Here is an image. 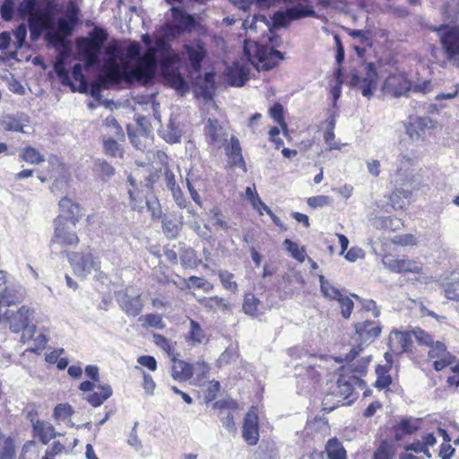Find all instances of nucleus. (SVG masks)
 Segmentation results:
<instances>
[{"mask_svg": "<svg viewBox=\"0 0 459 459\" xmlns=\"http://www.w3.org/2000/svg\"><path fill=\"white\" fill-rule=\"evenodd\" d=\"M141 50L142 47L137 41H130L126 48L125 57L134 60L133 66L124 63L121 68L114 58L107 59L99 76L100 84L108 88L125 82L145 86L155 78L158 64L162 72L166 73L175 65L181 63L180 54L173 49L171 42L163 35L157 37L154 46L147 48L142 56Z\"/></svg>", "mask_w": 459, "mask_h": 459, "instance_id": "obj_1", "label": "nucleus"}, {"mask_svg": "<svg viewBox=\"0 0 459 459\" xmlns=\"http://www.w3.org/2000/svg\"><path fill=\"white\" fill-rule=\"evenodd\" d=\"M363 350V345L359 343L356 346H353L343 359L341 357H336L334 359L337 362L345 361L349 372L353 374V376L351 377L352 382L347 381L343 375H342L337 380L339 392L345 399L350 398L352 395L354 391L353 384H358L359 387L366 386L365 381L360 379V377L367 373L371 358L370 356H366L359 359Z\"/></svg>", "mask_w": 459, "mask_h": 459, "instance_id": "obj_2", "label": "nucleus"}, {"mask_svg": "<svg viewBox=\"0 0 459 459\" xmlns=\"http://www.w3.org/2000/svg\"><path fill=\"white\" fill-rule=\"evenodd\" d=\"M243 53L248 62L258 71H270L282 60L283 54L271 44L245 39Z\"/></svg>", "mask_w": 459, "mask_h": 459, "instance_id": "obj_3", "label": "nucleus"}, {"mask_svg": "<svg viewBox=\"0 0 459 459\" xmlns=\"http://www.w3.org/2000/svg\"><path fill=\"white\" fill-rule=\"evenodd\" d=\"M382 262L390 272L403 275L411 274L414 276V281L420 284H429L433 281V277L426 272L424 264L420 259L387 254L383 255Z\"/></svg>", "mask_w": 459, "mask_h": 459, "instance_id": "obj_4", "label": "nucleus"}, {"mask_svg": "<svg viewBox=\"0 0 459 459\" xmlns=\"http://www.w3.org/2000/svg\"><path fill=\"white\" fill-rule=\"evenodd\" d=\"M411 335L414 336L419 345L430 348L428 357L433 362V368L436 371H441L454 363L455 358L447 351L446 345L441 342H434V338L429 333L416 327L411 331Z\"/></svg>", "mask_w": 459, "mask_h": 459, "instance_id": "obj_5", "label": "nucleus"}, {"mask_svg": "<svg viewBox=\"0 0 459 459\" xmlns=\"http://www.w3.org/2000/svg\"><path fill=\"white\" fill-rule=\"evenodd\" d=\"M171 20L161 27V32L170 42L178 39L186 32L193 31L198 25L195 16L187 13L180 7L170 8Z\"/></svg>", "mask_w": 459, "mask_h": 459, "instance_id": "obj_6", "label": "nucleus"}, {"mask_svg": "<svg viewBox=\"0 0 459 459\" xmlns=\"http://www.w3.org/2000/svg\"><path fill=\"white\" fill-rule=\"evenodd\" d=\"M79 8L75 3L70 2L64 17L57 20L56 30H48L46 38L54 46H62L70 36L79 22Z\"/></svg>", "mask_w": 459, "mask_h": 459, "instance_id": "obj_7", "label": "nucleus"}, {"mask_svg": "<svg viewBox=\"0 0 459 459\" xmlns=\"http://www.w3.org/2000/svg\"><path fill=\"white\" fill-rule=\"evenodd\" d=\"M108 36L104 29L95 27L88 37L77 39L78 49L83 55L87 65L91 66L98 63L100 50Z\"/></svg>", "mask_w": 459, "mask_h": 459, "instance_id": "obj_8", "label": "nucleus"}, {"mask_svg": "<svg viewBox=\"0 0 459 459\" xmlns=\"http://www.w3.org/2000/svg\"><path fill=\"white\" fill-rule=\"evenodd\" d=\"M439 37V42L447 61L459 65V24H442L435 29Z\"/></svg>", "mask_w": 459, "mask_h": 459, "instance_id": "obj_9", "label": "nucleus"}, {"mask_svg": "<svg viewBox=\"0 0 459 459\" xmlns=\"http://www.w3.org/2000/svg\"><path fill=\"white\" fill-rule=\"evenodd\" d=\"M59 213L54 220L55 230H70L82 220V206L67 196L58 202Z\"/></svg>", "mask_w": 459, "mask_h": 459, "instance_id": "obj_10", "label": "nucleus"}, {"mask_svg": "<svg viewBox=\"0 0 459 459\" xmlns=\"http://www.w3.org/2000/svg\"><path fill=\"white\" fill-rule=\"evenodd\" d=\"M285 4L291 6L285 11H277L273 14L272 20L276 27H287L293 21L316 16L314 5L306 4L302 6L299 3Z\"/></svg>", "mask_w": 459, "mask_h": 459, "instance_id": "obj_11", "label": "nucleus"}, {"mask_svg": "<svg viewBox=\"0 0 459 459\" xmlns=\"http://www.w3.org/2000/svg\"><path fill=\"white\" fill-rule=\"evenodd\" d=\"M106 125L112 126L115 130L114 137L103 138V150L106 155L112 158H123L124 150L119 143L125 141V133L122 126L117 123L114 117H109L106 119Z\"/></svg>", "mask_w": 459, "mask_h": 459, "instance_id": "obj_12", "label": "nucleus"}, {"mask_svg": "<svg viewBox=\"0 0 459 459\" xmlns=\"http://www.w3.org/2000/svg\"><path fill=\"white\" fill-rule=\"evenodd\" d=\"M33 316V308L22 306L16 311L7 309L3 315V320L8 324L13 333H18L29 326Z\"/></svg>", "mask_w": 459, "mask_h": 459, "instance_id": "obj_13", "label": "nucleus"}, {"mask_svg": "<svg viewBox=\"0 0 459 459\" xmlns=\"http://www.w3.org/2000/svg\"><path fill=\"white\" fill-rule=\"evenodd\" d=\"M412 88L404 73L390 74L384 81L381 91L384 95L398 98Z\"/></svg>", "mask_w": 459, "mask_h": 459, "instance_id": "obj_14", "label": "nucleus"}, {"mask_svg": "<svg viewBox=\"0 0 459 459\" xmlns=\"http://www.w3.org/2000/svg\"><path fill=\"white\" fill-rule=\"evenodd\" d=\"M375 446L372 459H394L400 448V444L383 429H379Z\"/></svg>", "mask_w": 459, "mask_h": 459, "instance_id": "obj_15", "label": "nucleus"}, {"mask_svg": "<svg viewBox=\"0 0 459 459\" xmlns=\"http://www.w3.org/2000/svg\"><path fill=\"white\" fill-rule=\"evenodd\" d=\"M67 256L73 271L76 275H85L90 273L92 270L100 269V262L97 261L91 252H74L67 254Z\"/></svg>", "mask_w": 459, "mask_h": 459, "instance_id": "obj_16", "label": "nucleus"}, {"mask_svg": "<svg viewBox=\"0 0 459 459\" xmlns=\"http://www.w3.org/2000/svg\"><path fill=\"white\" fill-rule=\"evenodd\" d=\"M242 437L248 446H255L259 441V416L256 406H251L244 417Z\"/></svg>", "mask_w": 459, "mask_h": 459, "instance_id": "obj_17", "label": "nucleus"}, {"mask_svg": "<svg viewBox=\"0 0 459 459\" xmlns=\"http://www.w3.org/2000/svg\"><path fill=\"white\" fill-rule=\"evenodd\" d=\"M48 168L39 175V179L44 183L49 179H54L55 183L68 182L69 170L65 163H64L56 155L49 156L48 160Z\"/></svg>", "mask_w": 459, "mask_h": 459, "instance_id": "obj_18", "label": "nucleus"}, {"mask_svg": "<svg viewBox=\"0 0 459 459\" xmlns=\"http://www.w3.org/2000/svg\"><path fill=\"white\" fill-rule=\"evenodd\" d=\"M53 8L54 5L52 2H49L48 4L47 10L31 13V17L28 18V24L31 38H37L44 30H51L53 28Z\"/></svg>", "mask_w": 459, "mask_h": 459, "instance_id": "obj_19", "label": "nucleus"}, {"mask_svg": "<svg viewBox=\"0 0 459 459\" xmlns=\"http://www.w3.org/2000/svg\"><path fill=\"white\" fill-rule=\"evenodd\" d=\"M183 54L195 72H200L202 63L207 56L205 43L201 39H194L182 47Z\"/></svg>", "mask_w": 459, "mask_h": 459, "instance_id": "obj_20", "label": "nucleus"}, {"mask_svg": "<svg viewBox=\"0 0 459 459\" xmlns=\"http://www.w3.org/2000/svg\"><path fill=\"white\" fill-rule=\"evenodd\" d=\"M377 81L378 74L374 63L367 64L365 67V75L363 77H359L355 74L351 79L352 83L357 85L359 88L361 94L368 99H370L373 96L377 85Z\"/></svg>", "mask_w": 459, "mask_h": 459, "instance_id": "obj_21", "label": "nucleus"}, {"mask_svg": "<svg viewBox=\"0 0 459 459\" xmlns=\"http://www.w3.org/2000/svg\"><path fill=\"white\" fill-rule=\"evenodd\" d=\"M204 134L209 145L221 148L227 142L228 134L218 119L209 118L204 126Z\"/></svg>", "mask_w": 459, "mask_h": 459, "instance_id": "obj_22", "label": "nucleus"}, {"mask_svg": "<svg viewBox=\"0 0 459 459\" xmlns=\"http://www.w3.org/2000/svg\"><path fill=\"white\" fill-rule=\"evenodd\" d=\"M434 128L433 122L429 117H415L407 126V134L411 139L424 140L427 135L431 134Z\"/></svg>", "mask_w": 459, "mask_h": 459, "instance_id": "obj_23", "label": "nucleus"}, {"mask_svg": "<svg viewBox=\"0 0 459 459\" xmlns=\"http://www.w3.org/2000/svg\"><path fill=\"white\" fill-rule=\"evenodd\" d=\"M170 375L171 377L178 382H187L194 377V365L180 359L178 356L173 357L171 359Z\"/></svg>", "mask_w": 459, "mask_h": 459, "instance_id": "obj_24", "label": "nucleus"}, {"mask_svg": "<svg viewBox=\"0 0 459 459\" xmlns=\"http://www.w3.org/2000/svg\"><path fill=\"white\" fill-rule=\"evenodd\" d=\"M412 345L411 333L393 330L389 334L390 350L396 354L408 351Z\"/></svg>", "mask_w": 459, "mask_h": 459, "instance_id": "obj_25", "label": "nucleus"}, {"mask_svg": "<svg viewBox=\"0 0 459 459\" xmlns=\"http://www.w3.org/2000/svg\"><path fill=\"white\" fill-rule=\"evenodd\" d=\"M398 443L406 436L411 435L419 429L417 421L411 419H402L397 424L391 428H382Z\"/></svg>", "mask_w": 459, "mask_h": 459, "instance_id": "obj_26", "label": "nucleus"}, {"mask_svg": "<svg viewBox=\"0 0 459 459\" xmlns=\"http://www.w3.org/2000/svg\"><path fill=\"white\" fill-rule=\"evenodd\" d=\"M225 152L230 167H238L246 170L240 143L235 135L230 137V143L225 146Z\"/></svg>", "mask_w": 459, "mask_h": 459, "instance_id": "obj_27", "label": "nucleus"}, {"mask_svg": "<svg viewBox=\"0 0 459 459\" xmlns=\"http://www.w3.org/2000/svg\"><path fill=\"white\" fill-rule=\"evenodd\" d=\"M249 74L250 70L247 65L239 62H234L232 65L228 68L227 76L232 86L241 87L249 79Z\"/></svg>", "mask_w": 459, "mask_h": 459, "instance_id": "obj_28", "label": "nucleus"}, {"mask_svg": "<svg viewBox=\"0 0 459 459\" xmlns=\"http://www.w3.org/2000/svg\"><path fill=\"white\" fill-rule=\"evenodd\" d=\"M355 331L361 340H374L379 336L381 333V326L378 322L367 320L357 323L355 325Z\"/></svg>", "mask_w": 459, "mask_h": 459, "instance_id": "obj_29", "label": "nucleus"}, {"mask_svg": "<svg viewBox=\"0 0 459 459\" xmlns=\"http://www.w3.org/2000/svg\"><path fill=\"white\" fill-rule=\"evenodd\" d=\"M127 181L131 186L128 189L129 204L133 210L142 211L145 205V200L149 199L142 189L137 187V184L133 176H128Z\"/></svg>", "mask_w": 459, "mask_h": 459, "instance_id": "obj_30", "label": "nucleus"}, {"mask_svg": "<svg viewBox=\"0 0 459 459\" xmlns=\"http://www.w3.org/2000/svg\"><path fill=\"white\" fill-rule=\"evenodd\" d=\"M321 454L322 455L325 454L326 459H348L346 449L335 437L326 442L325 450Z\"/></svg>", "mask_w": 459, "mask_h": 459, "instance_id": "obj_31", "label": "nucleus"}, {"mask_svg": "<svg viewBox=\"0 0 459 459\" xmlns=\"http://www.w3.org/2000/svg\"><path fill=\"white\" fill-rule=\"evenodd\" d=\"M24 299V292L20 289L5 287L0 293V307H11Z\"/></svg>", "mask_w": 459, "mask_h": 459, "instance_id": "obj_32", "label": "nucleus"}, {"mask_svg": "<svg viewBox=\"0 0 459 459\" xmlns=\"http://www.w3.org/2000/svg\"><path fill=\"white\" fill-rule=\"evenodd\" d=\"M52 242L61 247L68 248L78 244L79 238L75 231H56Z\"/></svg>", "mask_w": 459, "mask_h": 459, "instance_id": "obj_33", "label": "nucleus"}, {"mask_svg": "<svg viewBox=\"0 0 459 459\" xmlns=\"http://www.w3.org/2000/svg\"><path fill=\"white\" fill-rule=\"evenodd\" d=\"M100 393L93 392L86 396L87 402L93 407L100 406L112 395V389L108 385H100Z\"/></svg>", "mask_w": 459, "mask_h": 459, "instance_id": "obj_34", "label": "nucleus"}, {"mask_svg": "<svg viewBox=\"0 0 459 459\" xmlns=\"http://www.w3.org/2000/svg\"><path fill=\"white\" fill-rule=\"evenodd\" d=\"M152 337L155 345L166 352L170 359L175 356H178L176 351V342H172L160 333H153Z\"/></svg>", "mask_w": 459, "mask_h": 459, "instance_id": "obj_35", "label": "nucleus"}, {"mask_svg": "<svg viewBox=\"0 0 459 459\" xmlns=\"http://www.w3.org/2000/svg\"><path fill=\"white\" fill-rule=\"evenodd\" d=\"M412 193L408 190L395 189L389 196V200L395 209H403L410 204Z\"/></svg>", "mask_w": 459, "mask_h": 459, "instance_id": "obj_36", "label": "nucleus"}, {"mask_svg": "<svg viewBox=\"0 0 459 459\" xmlns=\"http://www.w3.org/2000/svg\"><path fill=\"white\" fill-rule=\"evenodd\" d=\"M198 302L201 306L208 310H228L230 308V305L227 303L225 299L219 296L204 297L198 299Z\"/></svg>", "mask_w": 459, "mask_h": 459, "instance_id": "obj_37", "label": "nucleus"}, {"mask_svg": "<svg viewBox=\"0 0 459 459\" xmlns=\"http://www.w3.org/2000/svg\"><path fill=\"white\" fill-rule=\"evenodd\" d=\"M286 251L290 255L299 263H303L307 259V251L305 247H300L296 242L286 238L283 242Z\"/></svg>", "mask_w": 459, "mask_h": 459, "instance_id": "obj_38", "label": "nucleus"}, {"mask_svg": "<svg viewBox=\"0 0 459 459\" xmlns=\"http://www.w3.org/2000/svg\"><path fill=\"white\" fill-rule=\"evenodd\" d=\"M33 429L35 435L45 445L48 444L55 437L54 428L51 425L45 423L44 421L38 420L33 425Z\"/></svg>", "mask_w": 459, "mask_h": 459, "instance_id": "obj_39", "label": "nucleus"}, {"mask_svg": "<svg viewBox=\"0 0 459 459\" xmlns=\"http://www.w3.org/2000/svg\"><path fill=\"white\" fill-rule=\"evenodd\" d=\"M261 301L253 293H246L243 299L242 309L245 314L256 316Z\"/></svg>", "mask_w": 459, "mask_h": 459, "instance_id": "obj_40", "label": "nucleus"}, {"mask_svg": "<svg viewBox=\"0 0 459 459\" xmlns=\"http://www.w3.org/2000/svg\"><path fill=\"white\" fill-rule=\"evenodd\" d=\"M389 368L385 366L377 365L376 373L377 375L374 386L378 390H383L391 385L393 383L392 377L388 374Z\"/></svg>", "mask_w": 459, "mask_h": 459, "instance_id": "obj_41", "label": "nucleus"}, {"mask_svg": "<svg viewBox=\"0 0 459 459\" xmlns=\"http://www.w3.org/2000/svg\"><path fill=\"white\" fill-rule=\"evenodd\" d=\"M320 290L324 297L331 299L337 300L343 294L339 289L333 286L324 275H319Z\"/></svg>", "mask_w": 459, "mask_h": 459, "instance_id": "obj_42", "label": "nucleus"}, {"mask_svg": "<svg viewBox=\"0 0 459 459\" xmlns=\"http://www.w3.org/2000/svg\"><path fill=\"white\" fill-rule=\"evenodd\" d=\"M326 129L324 134L325 142L329 145L330 150H339L340 145L333 142L335 138L334 127H335V115L332 114L325 121Z\"/></svg>", "mask_w": 459, "mask_h": 459, "instance_id": "obj_43", "label": "nucleus"}, {"mask_svg": "<svg viewBox=\"0 0 459 459\" xmlns=\"http://www.w3.org/2000/svg\"><path fill=\"white\" fill-rule=\"evenodd\" d=\"M269 116L277 123L283 132H287L288 125L284 117L283 106L280 102H275L269 109Z\"/></svg>", "mask_w": 459, "mask_h": 459, "instance_id": "obj_44", "label": "nucleus"}, {"mask_svg": "<svg viewBox=\"0 0 459 459\" xmlns=\"http://www.w3.org/2000/svg\"><path fill=\"white\" fill-rule=\"evenodd\" d=\"M145 205L153 220L164 222L165 215L162 212L161 206L156 195H152L149 199L145 200Z\"/></svg>", "mask_w": 459, "mask_h": 459, "instance_id": "obj_45", "label": "nucleus"}, {"mask_svg": "<svg viewBox=\"0 0 459 459\" xmlns=\"http://www.w3.org/2000/svg\"><path fill=\"white\" fill-rule=\"evenodd\" d=\"M21 158L23 161L30 164H39L45 160L44 155L31 146H27L22 149Z\"/></svg>", "mask_w": 459, "mask_h": 459, "instance_id": "obj_46", "label": "nucleus"}, {"mask_svg": "<svg viewBox=\"0 0 459 459\" xmlns=\"http://www.w3.org/2000/svg\"><path fill=\"white\" fill-rule=\"evenodd\" d=\"M94 171L103 180L109 178L115 174L113 166L105 160H99L95 163Z\"/></svg>", "mask_w": 459, "mask_h": 459, "instance_id": "obj_47", "label": "nucleus"}, {"mask_svg": "<svg viewBox=\"0 0 459 459\" xmlns=\"http://www.w3.org/2000/svg\"><path fill=\"white\" fill-rule=\"evenodd\" d=\"M123 310L128 316H136L143 309V305L139 298H130L124 301Z\"/></svg>", "mask_w": 459, "mask_h": 459, "instance_id": "obj_48", "label": "nucleus"}, {"mask_svg": "<svg viewBox=\"0 0 459 459\" xmlns=\"http://www.w3.org/2000/svg\"><path fill=\"white\" fill-rule=\"evenodd\" d=\"M74 410L69 403H58L53 411V417L57 421H65L73 415Z\"/></svg>", "mask_w": 459, "mask_h": 459, "instance_id": "obj_49", "label": "nucleus"}, {"mask_svg": "<svg viewBox=\"0 0 459 459\" xmlns=\"http://www.w3.org/2000/svg\"><path fill=\"white\" fill-rule=\"evenodd\" d=\"M219 279L223 286V288L227 290H230L233 293L238 291V283L233 280L234 274L228 271H220L218 273Z\"/></svg>", "mask_w": 459, "mask_h": 459, "instance_id": "obj_50", "label": "nucleus"}, {"mask_svg": "<svg viewBox=\"0 0 459 459\" xmlns=\"http://www.w3.org/2000/svg\"><path fill=\"white\" fill-rule=\"evenodd\" d=\"M0 459H15V446L11 437H6L0 445Z\"/></svg>", "mask_w": 459, "mask_h": 459, "instance_id": "obj_51", "label": "nucleus"}, {"mask_svg": "<svg viewBox=\"0 0 459 459\" xmlns=\"http://www.w3.org/2000/svg\"><path fill=\"white\" fill-rule=\"evenodd\" d=\"M180 262L185 268H194L198 264V259L195 252L191 249H185L180 254Z\"/></svg>", "mask_w": 459, "mask_h": 459, "instance_id": "obj_52", "label": "nucleus"}, {"mask_svg": "<svg viewBox=\"0 0 459 459\" xmlns=\"http://www.w3.org/2000/svg\"><path fill=\"white\" fill-rule=\"evenodd\" d=\"M306 429H309L311 432H316L318 430L328 432L330 427L326 419L316 416L313 420L307 422Z\"/></svg>", "mask_w": 459, "mask_h": 459, "instance_id": "obj_53", "label": "nucleus"}, {"mask_svg": "<svg viewBox=\"0 0 459 459\" xmlns=\"http://www.w3.org/2000/svg\"><path fill=\"white\" fill-rule=\"evenodd\" d=\"M204 338V333L199 323L195 320H190V331L187 340L193 343H200Z\"/></svg>", "mask_w": 459, "mask_h": 459, "instance_id": "obj_54", "label": "nucleus"}, {"mask_svg": "<svg viewBox=\"0 0 459 459\" xmlns=\"http://www.w3.org/2000/svg\"><path fill=\"white\" fill-rule=\"evenodd\" d=\"M104 52L107 56H108V59L114 58L117 61V58H119L122 61V65H120L121 68L123 67L124 63H127L125 61L124 56H119L121 48L119 42L117 39H112L105 48Z\"/></svg>", "mask_w": 459, "mask_h": 459, "instance_id": "obj_55", "label": "nucleus"}, {"mask_svg": "<svg viewBox=\"0 0 459 459\" xmlns=\"http://www.w3.org/2000/svg\"><path fill=\"white\" fill-rule=\"evenodd\" d=\"M209 221L215 228L225 229L227 228V222L224 220V216L221 209L217 206L211 209L209 213Z\"/></svg>", "mask_w": 459, "mask_h": 459, "instance_id": "obj_56", "label": "nucleus"}, {"mask_svg": "<svg viewBox=\"0 0 459 459\" xmlns=\"http://www.w3.org/2000/svg\"><path fill=\"white\" fill-rule=\"evenodd\" d=\"M54 69L60 79L62 84L64 85H72L69 72L65 66L64 61L62 58H59L55 64H54Z\"/></svg>", "mask_w": 459, "mask_h": 459, "instance_id": "obj_57", "label": "nucleus"}, {"mask_svg": "<svg viewBox=\"0 0 459 459\" xmlns=\"http://www.w3.org/2000/svg\"><path fill=\"white\" fill-rule=\"evenodd\" d=\"M336 301L339 303L342 317L348 319L353 310V301L345 294H342Z\"/></svg>", "mask_w": 459, "mask_h": 459, "instance_id": "obj_58", "label": "nucleus"}, {"mask_svg": "<svg viewBox=\"0 0 459 459\" xmlns=\"http://www.w3.org/2000/svg\"><path fill=\"white\" fill-rule=\"evenodd\" d=\"M444 292L446 299L459 301V279L447 282L444 287Z\"/></svg>", "mask_w": 459, "mask_h": 459, "instance_id": "obj_59", "label": "nucleus"}, {"mask_svg": "<svg viewBox=\"0 0 459 459\" xmlns=\"http://www.w3.org/2000/svg\"><path fill=\"white\" fill-rule=\"evenodd\" d=\"M128 136L133 145L139 150H144L146 148V142L149 140V136L145 133H134L129 132Z\"/></svg>", "mask_w": 459, "mask_h": 459, "instance_id": "obj_60", "label": "nucleus"}, {"mask_svg": "<svg viewBox=\"0 0 459 459\" xmlns=\"http://www.w3.org/2000/svg\"><path fill=\"white\" fill-rule=\"evenodd\" d=\"M392 242L400 247H412L417 244V238L411 233L394 237Z\"/></svg>", "mask_w": 459, "mask_h": 459, "instance_id": "obj_61", "label": "nucleus"}, {"mask_svg": "<svg viewBox=\"0 0 459 459\" xmlns=\"http://www.w3.org/2000/svg\"><path fill=\"white\" fill-rule=\"evenodd\" d=\"M307 204L309 207L316 209L317 207L327 206L331 204V197L328 195H316L308 197Z\"/></svg>", "mask_w": 459, "mask_h": 459, "instance_id": "obj_62", "label": "nucleus"}, {"mask_svg": "<svg viewBox=\"0 0 459 459\" xmlns=\"http://www.w3.org/2000/svg\"><path fill=\"white\" fill-rule=\"evenodd\" d=\"M188 281L195 288L202 289L204 291L213 290V284L198 276L192 275L188 278Z\"/></svg>", "mask_w": 459, "mask_h": 459, "instance_id": "obj_63", "label": "nucleus"}, {"mask_svg": "<svg viewBox=\"0 0 459 459\" xmlns=\"http://www.w3.org/2000/svg\"><path fill=\"white\" fill-rule=\"evenodd\" d=\"M144 321L149 326L152 327H155L158 329H163L165 327L161 316L158 314L150 313L145 315Z\"/></svg>", "mask_w": 459, "mask_h": 459, "instance_id": "obj_64", "label": "nucleus"}]
</instances>
